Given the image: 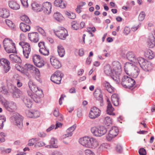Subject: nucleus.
Here are the masks:
<instances>
[{
	"mask_svg": "<svg viewBox=\"0 0 155 155\" xmlns=\"http://www.w3.org/2000/svg\"><path fill=\"white\" fill-rule=\"evenodd\" d=\"M124 68L125 73L132 78H136L139 74L140 71L139 68L130 63H126Z\"/></svg>",
	"mask_w": 155,
	"mask_h": 155,
	"instance_id": "nucleus-1",
	"label": "nucleus"
},
{
	"mask_svg": "<svg viewBox=\"0 0 155 155\" xmlns=\"http://www.w3.org/2000/svg\"><path fill=\"white\" fill-rule=\"evenodd\" d=\"M79 143L83 146L90 148H95L98 145L97 140L93 137H87L80 138Z\"/></svg>",
	"mask_w": 155,
	"mask_h": 155,
	"instance_id": "nucleus-2",
	"label": "nucleus"
},
{
	"mask_svg": "<svg viewBox=\"0 0 155 155\" xmlns=\"http://www.w3.org/2000/svg\"><path fill=\"white\" fill-rule=\"evenodd\" d=\"M28 85L30 89L32 92V93L30 95V97L35 102L38 103L40 101V97L37 94H35V93L38 91L41 93L42 92V90L41 89H39L31 80H29Z\"/></svg>",
	"mask_w": 155,
	"mask_h": 155,
	"instance_id": "nucleus-3",
	"label": "nucleus"
},
{
	"mask_svg": "<svg viewBox=\"0 0 155 155\" xmlns=\"http://www.w3.org/2000/svg\"><path fill=\"white\" fill-rule=\"evenodd\" d=\"M4 47L6 51L8 53H15L16 50L15 43L12 39L5 38L3 41Z\"/></svg>",
	"mask_w": 155,
	"mask_h": 155,
	"instance_id": "nucleus-4",
	"label": "nucleus"
},
{
	"mask_svg": "<svg viewBox=\"0 0 155 155\" xmlns=\"http://www.w3.org/2000/svg\"><path fill=\"white\" fill-rule=\"evenodd\" d=\"M137 63L140 65L141 68L145 71H149L152 68L151 63L148 61L144 58L141 57H138Z\"/></svg>",
	"mask_w": 155,
	"mask_h": 155,
	"instance_id": "nucleus-5",
	"label": "nucleus"
},
{
	"mask_svg": "<svg viewBox=\"0 0 155 155\" xmlns=\"http://www.w3.org/2000/svg\"><path fill=\"white\" fill-rule=\"evenodd\" d=\"M131 77L124 76L123 77L121 84L123 87L126 88H130L134 86L135 84V81Z\"/></svg>",
	"mask_w": 155,
	"mask_h": 155,
	"instance_id": "nucleus-6",
	"label": "nucleus"
},
{
	"mask_svg": "<svg viewBox=\"0 0 155 155\" xmlns=\"http://www.w3.org/2000/svg\"><path fill=\"white\" fill-rule=\"evenodd\" d=\"M11 120L13 124L17 126L20 129L23 127V117L18 113L14 114L11 117Z\"/></svg>",
	"mask_w": 155,
	"mask_h": 155,
	"instance_id": "nucleus-7",
	"label": "nucleus"
},
{
	"mask_svg": "<svg viewBox=\"0 0 155 155\" xmlns=\"http://www.w3.org/2000/svg\"><path fill=\"white\" fill-rule=\"evenodd\" d=\"M107 128L103 126L98 127H91V131L93 135L96 137H101L104 134L107 132Z\"/></svg>",
	"mask_w": 155,
	"mask_h": 155,
	"instance_id": "nucleus-8",
	"label": "nucleus"
},
{
	"mask_svg": "<svg viewBox=\"0 0 155 155\" xmlns=\"http://www.w3.org/2000/svg\"><path fill=\"white\" fill-rule=\"evenodd\" d=\"M64 76V74L61 71H57L51 75L50 79L53 82L57 84H59L61 83V79Z\"/></svg>",
	"mask_w": 155,
	"mask_h": 155,
	"instance_id": "nucleus-9",
	"label": "nucleus"
},
{
	"mask_svg": "<svg viewBox=\"0 0 155 155\" xmlns=\"http://www.w3.org/2000/svg\"><path fill=\"white\" fill-rule=\"evenodd\" d=\"M19 45L22 47L24 56L26 58H28L31 51L30 46L29 44L24 42H20Z\"/></svg>",
	"mask_w": 155,
	"mask_h": 155,
	"instance_id": "nucleus-10",
	"label": "nucleus"
},
{
	"mask_svg": "<svg viewBox=\"0 0 155 155\" xmlns=\"http://www.w3.org/2000/svg\"><path fill=\"white\" fill-rule=\"evenodd\" d=\"M9 91L12 94L14 98H18L20 97L21 94L22 92L20 90L17 88L16 86L11 84L8 87Z\"/></svg>",
	"mask_w": 155,
	"mask_h": 155,
	"instance_id": "nucleus-11",
	"label": "nucleus"
},
{
	"mask_svg": "<svg viewBox=\"0 0 155 155\" xmlns=\"http://www.w3.org/2000/svg\"><path fill=\"white\" fill-rule=\"evenodd\" d=\"M119 131L118 127L116 126L112 127L109 130L108 134L106 136V139L108 141H111L113 138L118 135Z\"/></svg>",
	"mask_w": 155,
	"mask_h": 155,
	"instance_id": "nucleus-12",
	"label": "nucleus"
},
{
	"mask_svg": "<svg viewBox=\"0 0 155 155\" xmlns=\"http://www.w3.org/2000/svg\"><path fill=\"white\" fill-rule=\"evenodd\" d=\"M101 111L96 107L91 108L89 115V117L91 119H94L99 117L101 114Z\"/></svg>",
	"mask_w": 155,
	"mask_h": 155,
	"instance_id": "nucleus-13",
	"label": "nucleus"
},
{
	"mask_svg": "<svg viewBox=\"0 0 155 155\" xmlns=\"http://www.w3.org/2000/svg\"><path fill=\"white\" fill-rule=\"evenodd\" d=\"M54 32L59 38L62 40L65 39L68 35L67 31L63 27H61L60 30L54 31Z\"/></svg>",
	"mask_w": 155,
	"mask_h": 155,
	"instance_id": "nucleus-14",
	"label": "nucleus"
},
{
	"mask_svg": "<svg viewBox=\"0 0 155 155\" xmlns=\"http://www.w3.org/2000/svg\"><path fill=\"white\" fill-rule=\"evenodd\" d=\"M113 70L115 75H119L122 71L121 66L120 63L118 61H114L112 63Z\"/></svg>",
	"mask_w": 155,
	"mask_h": 155,
	"instance_id": "nucleus-15",
	"label": "nucleus"
},
{
	"mask_svg": "<svg viewBox=\"0 0 155 155\" xmlns=\"http://www.w3.org/2000/svg\"><path fill=\"white\" fill-rule=\"evenodd\" d=\"M0 64L1 68L3 69V71L5 73L8 72L10 69L9 66L10 63L9 61L5 59H0Z\"/></svg>",
	"mask_w": 155,
	"mask_h": 155,
	"instance_id": "nucleus-16",
	"label": "nucleus"
},
{
	"mask_svg": "<svg viewBox=\"0 0 155 155\" xmlns=\"http://www.w3.org/2000/svg\"><path fill=\"white\" fill-rule=\"evenodd\" d=\"M4 105L5 109L11 112L14 111L17 108L16 104L13 101H6Z\"/></svg>",
	"mask_w": 155,
	"mask_h": 155,
	"instance_id": "nucleus-17",
	"label": "nucleus"
},
{
	"mask_svg": "<svg viewBox=\"0 0 155 155\" xmlns=\"http://www.w3.org/2000/svg\"><path fill=\"white\" fill-rule=\"evenodd\" d=\"M51 5L50 2H46L43 3L42 6V10L46 14H49L51 13Z\"/></svg>",
	"mask_w": 155,
	"mask_h": 155,
	"instance_id": "nucleus-18",
	"label": "nucleus"
},
{
	"mask_svg": "<svg viewBox=\"0 0 155 155\" xmlns=\"http://www.w3.org/2000/svg\"><path fill=\"white\" fill-rule=\"evenodd\" d=\"M29 40L32 42L36 43L39 40V35L37 32H33L28 34Z\"/></svg>",
	"mask_w": 155,
	"mask_h": 155,
	"instance_id": "nucleus-19",
	"label": "nucleus"
},
{
	"mask_svg": "<svg viewBox=\"0 0 155 155\" xmlns=\"http://www.w3.org/2000/svg\"><path fill=\"white\" fill-rule=\"evenodd\" d=\"M127 58L130 61L132 62L135 63H137L138 58L135 57L134 53L132 52H129L126 54Z\"/></svg>",
	"mask_w": 155,
	"mask_h": 155,
	"instance_id": "nucleus-20",
	"label": "nucleus"
},
{
	"mask_svg": "<svg viewBox=\"0 0 155 155\" xmlns=\"http://www.w3.org/2000/svg\"><path fill=\"white\" fill-rule=\"evenodd\" d=\"M50 62L54 68H55L58 69L61 66V64L59 61L57 59L52 57L50 58Z\"/></svg>",
	"mask_w": 155,
	"mask_h": 155,
	"instance_id": "nucleus-21",
	"label": "nucleus"
},
{
	"mask_svg": "<svg viewBox=\"0 0 155 155\" xmlns=\"http://www.w3.org/2000/svg\"><path fill=\"white\" fill-rule=\"evenodd\" d=\"M76 127V125L74 124L68 128L66 130L67 133L63 135V138H65L67 137H71L73 134L72 132L75 130Z\"/></svg>",
	"mask_w": 155,
	"mask_h": 155,
	"instance_id": "nucleus-22",
	"label": "nucleus"
},
{
	"mask_svg": "<svg viewBox=\"0 0 155 155\" xmlns=\"http://www.w3.org/2000/svg\"><path fill=\"white\" fill-rule=\"evenodd\" d=\"M10 60L13 62L20 63L22 60L20 57L15 54H12L9 55Z\"/></svg>",
	"mask_w": 155,
	"mask_h": 155,
	"instance_id": "nucleus-23",
	"label": "nucleus"
},
{
	"mask_svg": "<svg viewBox=\"0 0 155 155\" xmlns=\"http://www.w3.org/2000/svg\"><path fill=\"white\" fill-rule=\"evenodd\" d=\"M104 72L107 75L114 76L115 75L113 70H112L110 65L109 64H106L104 66Z\"/></svg>",
	"mask_w": 155,
	"mask_h": 155,
	"instance_id": "nucleus-24",
	"label": "nucleus"
},
{
	"mask_svg": "<svg viewBox=\"0 0 155 155\" xmlns=\"http://www.w3.org/2000/svg\"><path fill=\"white\" fill-rule=\"evenodd\" d=\"M22 100L26 107L28 108L31 107L32 105V101L29 97L25 96L22 98Z\"/></svg>",
	"mask_w": 155,
	"mask_h": 155,
	"instance_id": "nucleus-25",
	"label": "nucleus"
},
{
	"mask_svg": "<svg viewBox=\"0 0 155 155\" xmlns=\"http://www.w3.org/2000/svg\"><path fill=\"white\" fill-rule=\"evenodd\" d=\"M107 106L106 110L107 114L110 115H114L115 114L113 113L114 110V108L112 107V105L110 101L108 100H107Z\"/></svg>",
	"mask_w": 155,
	"mask_h": 155,
	"instance_id": "nucleus-26",
	"label": "nucleus"
},
{
	"mask_svg": "<svg viewBox=\"0 0 155 155\" xmlns=\"http://www.w3.org/2000/svg\"><path fill=\"white\" fill-rule=\"evenodd\" d=\"M28 117L31 118H37L39 117L38 112L37 111H28L26 112Z\"/></svg>",
	"mask_w": 155,
	"mask_h": 155,
	"instance_id": "nucleus-27",
	"label": "nucleus"
},
{
	"mask_svg": "<svg viewBox=\"0 0 155 155\" xmlns=\"http://www.w3.org/2000/svg\"><path fill=\"white\" fill-rule=\"evenodd\" d=\"M148 45L150 48H153L155 46V31H154V35L150 37L148 42Z\"/></svg>",
	"mask_w": 155,
	"mask_h": 155,
	"instance_id": "nucleus-28",
	"label": "nucleus"
},
{
	"mask_svg": "<svg viewBox=\"0 0 155 155\" xmlns=\"http://www.w3.org/2000/svg\"><path fill=\"white\" fill-rule=\"evenodd\" d=\"M20 27L21 30L24 32L29 31L31 28L29 25L25 24L24 22H21L20 23Z\"/></svg>",
	"mask_w": 155,
	"mask_h": 155,
	"instance_id": "nucleus-29",
	"label": "nucleus"
},
{
	"mask_svg": "<svg viewBox=\"0 0 155 155\" xmlns=\"http://www.w3.org/2000/svg\"><path fill=\"white\" fill-rule=\"evenodd\" d=\"M31 5L33 9L35 11L39 12L41 11L42 5H40L37 2H33L31 4Z\"/></svg>",
	"mask_w": 155,
	"mask_h": 155,
	"instance_id": "nucleus-30",
	"label": "nucleus"
},
{
	"mask_svg": "<svg viewBox=\"0 0 155 155\" xmlns=\"http://www.w3.org/2000/svg\"><path fill=\"white\" fill-rule=\"evenodd\" d=\"M99 92V95L97 96L96 99L97 100L100 101V105L101 106L103 105V95L101 94V91L100 89L98 88L96 89L94 92V94H97L96 92Z\"/></svg>",
	"mask_w": 155,
	"mask_h": 155,
	"instance_id": "nucleus-31",
	"label": "nucleus"
},
{
	"mask_svg": "<svg viewBox=\"0 0 155 155\" xmlns=\"http://www.w3.org/2000/svg\"><path fill=\"white\" fill-rule=\"evenodd\" d=\"M9 6L10 8L15 10H18L20 8L19 4L16 2L14 1L9 2Z\"/></svg>",
	"mask_w": 155,
	"mask_h": 155,
	"instance_id": "nucleus-32",
	"label": "nucleus"
},
{
	"mask_svg": "<svg viewBox=\"0 0 155 155\" xmlns=\"http://www.w3.org/2000/svg\"><path fill=\"white\" fill-rule=\"evenodd\" d=\"M9 16V11L8 9L5 8L0 9V16L4 18H6Z\"/></svg>",
	"mask_w": 155,
	"mask_h": 155,
	"instance_id": "nucleus-33",
	"label": "nucleus"
},
{
	"mask_svg": "<svg viewBox=\"0 0 155 155\" xmlns=\"http://www.w3.org/2000/svg\"><path fill=\"white\" fill-rule=\"evenodd\" d=\"M54 5L56 7H60L61 8H64L66 5L62 0H55L54 2Z\"/></svg>",
	"mask_w": 155,
	"mask_h": 155,
	"instance_id": "nucleus-34",
	"label": "nucleus"
},
{
	"mask_svg": "<svg viewBox=\"0 0 155 155\" xmlns=\"http://www.w3.org/2000/svg\"><path fill=\"white\" fill-rule=\"evenodd\" d=\"M145 57L150 59H153L154 57V54L153 51L150 49L146 50L144 53Z\"/></svg>",
	"mask_w": 155,
	"mask_h": 155,
	"instance_id": "nucleus-35",
	"label": "nucleus"
},
{
	"mask_svg": "<svg viewBox=\"0 0 155 155\" xmlns=\"http://www.w3.org/2000/svg\"><path fill=\"white\" fill-rule=\"evenodd\" d=\"M103 84L109 92L112 93L113 92L114 88L110 85L109 82L105 81L103 82Z\"/></svg>",
	"mask_w": 155,
	"mask_h": 155,
	"instance_id": "nucleus-36",
	"label": "nucleus"
},
{
	"mask_svg": "<svg viewBox=\"0 0 155 155\" xmlns=\"http://www.w3.org/2000/svg\"><path fill=\"white\" fill-rule=\"evenodd\" d=\"M58 52L59 56L62 57L64 56L65 51L63 47L61 45H59L58 46Z\"/></svg>",
	"mask_w": 155,
	"mask_h": 155,
	"instance_id": "nucleus-37",
	"label": "nucleus"
},
{
	"mask_svg": "<svg viewBox=\"0 0 155 155\" xmlns=\"http://www.w3.org/2000/svg\"><path fill=\"white\" fill-rule=\"evenodd\" d=\"M39 51L41 54L45 56L48 55L49 54V50L46 47L40 49Z\"/></svg>",
	"mask_w": 155,
	"mask_h": 155,
	"instance_id": "nucleus-38",
	"label": "nucleus"
},
{
	"mask_svg": "<svg viewBox=\"0 0 155 155\" xmlns=\"http://www.w3.org/2000/svg\"><path fill=\"white\" fill-rule=\"evenodd\" d=\"M53 17L55 19L59 21L62 20L63 18L62 15L58 12L54 14Z\"/></svg>",
	"mask_w": 155,
	"mask_h": 155,
	"instance_id": "nucleus-39",
	"label": "nucleus"
},
{
	"mask_svg": "<svg viewBox=\"0 0 155 155\" xmlns=\"http://www.w3.org/2000/svg\"><path fill=\"white\" fill-rule=\"evenodd\" d=\"M34 66L30 64H26L24 66V72L25 71H29L31 72H32V71L33 70V67H34Z\"/></svg>",
	"mask_w": 155,
	"mask_h": 155,
	"instance_id": "nucleus-40",
	"label": "nucleus"
},
{
	"mask_svg": "<svg viewBox=\"0 0 155 155\" xmlns=\"http://www.w3.org/2000/svg\"><path fill=\"white\" fill-rule=\"evenodd\" d=\"M32 59L34 64L41 59V57L39 55L36 54H34L33 56Z\"/></svg>",
	"mask_w": 155,
	"mask_h": 155,
	"instance_id": "nucleus-41",
	"label": "nucleus"
},
{
	"mask_svg": "<svg viewBox=\"0 0 155 155\" xmlns=\"http://www.w3.org/2000/svg\"><path fill=\"white\" fill-rule=\"evenodd\" d=\"M21 20L25 23L27 24H29L31 23V21L28 17L25 15H22L21 17Z\"/></svg>",
	"mask_w": 155,
	"mask_h": 155,
	"instance_id": "nucleus-42",
	"label": "nucleus"
},
{
	"mask_svg": "<svg viewBox=\"0 0 155 155\" xmlns=\"http://www.w3.org/2000/svg\"><path fill=\"white\" fill-rule=\"evenodd\" d=\"M104 122L105 124L107 126H109L112 124V121L110 117H107L105 118Z\"/></svg>",
	"mask_w": 155,
	"mask_h": 155,
	"instance_id": "nucleus-43",
	"label": "nucleus"
},
{
	"mask_svg": "<svg viewBox=\"0 0 155 155\" xmlns=\"http://www.w3.org/2000/svg\"><path fill=\"white\" fill-rule=\"evenodd\" d=\"M71 27L73 29L77 30L80 28L79 24L76 21H74L71 23Z\"/></svg>",
	"mask_w": 155,
	"mask_h": 155,
	"instance_id": "nucleus-44",
	"label": "nucleus"
},
{
	"mask_svg": "<svg viewBox=\"0 0 155 155\" xmlns=\"http://www.w3.org/2000/svg\"><path fill=\"white\" fill-rule=\"evenodd\" d=\"M96 30V28L94 27H89L87 28V31L91 34V37H93L94 36V35L92 33V32H94Z\"/></svg>",
	"mask_w": 155,
	"mask_h": 155,
	"instance_id": "nucleus-45",
	"label": "nucleus"
},
{
	"mask_svg": "<svg viewBox=\"0 0 155 155\" xmlns=\"http://www.w3.org/2000/svg\"><path fill=\"white\" fill-rule=\"evenodd\" d=\"M6 120L4 116H0V129H2L4 126L3 123Z\"/></svg>",
	"mask_w": 155,
	"mask_h": 155,
	"instance_id": "nucleus-46",
	"label": "nucleus"
},
{
	"mask_svg": "<svg viewBox=\"0 0 155 155\" xmlns=\"http://www.w3.org/2000/svg\"><path fill=\"white\" fill-rule=\"evenodd\" d=\"M45 145V143L42 141H40L35 143V148H39L44 146Z\"/></svg>",
	"mask_w": 155,
	"mask_h": 155,
	"instance_id": "nucleus-47",
	"label": "nucleus"
},
{
	"mask_svg": "<svg viewBox=\"0 0 155 155\" xmlns=\"http://www.w3.org/2000/svg\"><path fill=\"white\" fill-rule=\"evenodd\" d=\"M145 16V14L144 12H141L139 14L138 17V20L142 21L144 19Z\"/></svg>",
	"mask_w": 155,
	"mask_h": 155,
	"instance_id": "nucleus-48",
	"label": "nucleus"
},
{
	"mask_svg": "<svg viewBox=\"0 0 155 155\" xmlns=\"http://www.w3.org/2000/svg\"><path fill=\"white\" fill-rule=\"evenodd\" d=\"M68 17L71 19H74L76 17V15L75 14L73 13H69L68 12H67L66 13Z\"/></svg>",
	"mask_w": 155,
	"mask_h": 155,
	"instance_id": "nucleus-49",
	"label": "nucleus"
},
{
	"mask_svg": "<svg viewBox=\"0 0 155 155\" xmlns=\"http://www.w3.org/2000/svg\"><path fill=\"white\" fill-rule=\"evenodd\" d=\"M5 23L9 27L11 28H14V25L12 21L6 19L5 20Z\"/></svg>",
	"mask_w": 155,
	"mask_h": 155,
	"instance_id": "nucleus-50",
	"label": "nucleus"
},
{
	"mask_svg": "<svg viewBox=\"0 0 155 155\" xmlns=\"http://www.w3.org/2000/svg\"><path fill=\"white\" fill-rule=\"evenodd\" d=\"M34 64L38 67L41 68L45 64L44 63V61L41 59Z\"/></svg>",
	"mask_w": 155,
	"mask_h": 155,
	"instance_id": "nucleus-51",
	"label": "nucleus"
},
{
	"mask_svg": "<svg viewBox=\"0 0 155 155\" xmlns=\"http://www.w3.org/2000/svg\"><path fill=\"white\" fill-rule=\"evenodd\" d=\"M37 29L38 31V32L40 33L43 36H46V34L45 31L42 28L38 27H37Z\"/></svg>",
	"mask_w": 155,
	"mask_h": 155,
	"instance_id": "nucleus-52",
	"label": "nucleus"
},
{
	"mask_svg": "<svg viewBox=\"0 0 155 155\" xmlns=\"http://www.w3.org/2000/svg\"><path fill=\"white\" fill-rule=\"evenodd\" d=\"M0 92L5 94H7L8 93L7 89L4 86L0 87Z\"/></svg>",
	"mask_w": 155,
	"mask_h": 155,
	"instance_id": "nucleus-53",
	"label": "nucleus"
},
{
	"mask_svg": "<svg viewBox=\"0 0 155 155\" xmlns=\"http://www.w3.org/2000/svg\"><path fill=\"white\" fill-rule=\"evenodd\" d=\"M116 151L119 153H121L123 151V148L122 146L119 144H117L115 147Z\"/></svg>",
	"mask_w": 155,
	"mask_h": 155,
	"instance_id": "nucleus-54",
	"label": "nucleus"
},
{
	"mask_svg": "<svg viewBox=\"0 0 155 155\" xmlns=\"http://www.w3.org/2000/svg\"><path fill=\"white\" fill-rule=\"evenodd\" d=\"M1 150L2 153H10L12 150L11 148H7L5 149L3 147H2L1 148Z\"/></svg>",
	"mask_w": 155,
	"mask_h": 155,
	"instance_id": "nucleus-55",
	"label": "nucleus"
},
{
	"mask_svg": "<svg viewBox=\"0 0 155 155\" xmlns=\"http://www.w3.org/2000/svg\"><path fill=\"white\" fill-rule=\"evenodd\" d=\"M139 153L140 155H146L147 153L146 150L143 148L140 149Z\"/></svg>",
	"mask_w": 155,
	"mask_h": 155,
	"instance_id": "nucleus-56",
	"label": "nucleus"
},
{
	"mask_svg": "<svg viewBox=\"0 0 155 155\" xmlns=\"http://www.w3.org/2000/svg\"><path fill=\"white\" fill-rule=\"evenodd\" d=\"M15 68L18 71L21 72H24V68L22 67V66L19 65L18 64H16L15 65Z\"/></svg>",
	"mask_w": 155,
	"mask_h": 155,
	"instance_id": "nucleus-57",
	"label": "nucleus"
},
{
	"mask_svg": "<svg viewBox=\"0 0 155 155\" xmlns=\"http://www.w3.org/2000/svg\"><path fill=\"white\" fill-rule=\"evenodd\" d=\"M32 69L33 70L32 71V72H34L38 76H39L40 75V72L39 70L35 66H34V67H33Z\"/></svg>",
	"mask_w": 155,
	"mask_h": 155,
	"instance_id": "nucleus-58",
	"label": "nucleus"
},
{
	"mask_svg": "<svg viewBox=\"0 0 155 155\" xmlns=\"http://www.w3.org/2000/svg\"><path fill=\"white\" fill-rule=\"evenodd\" d=\"M57 140L54 138H52L51 139L50 143V144L51 145H53L54 144V145H57Z\"/></svg>",
	"mask_w": 155,
	"mask_h": 155,
	"instance_id": "nucleus-59",
	"label": "nucleus"
},
{
	"mask_svg": "<svg viewBox=\"0 0 155 155\" xmlns=\"http://www.w3.org/2000/svg\"><path fill=\"white\" fill-rule=\"evenodd\" d=\"M22 5L25 7H27L28 5V0H20Z\"/></svg>",
	"mask_w": 155,
	"mask_h": 155,
	"instance_id": "nucleus-60",
	"label": "nucleus"
},
{
	"mask_svg": "<svg viewBox=\"0 0 155 155\" xmlns=\"http://www.w3.org/2000/svg\"><path fill=\"white\" fill-rule=\"evenodd\" d=\"M86 155H94V153L89 149H86L85 150Z\"/></svg>",
	"mask_w": 155,
	"mask_h": 155,
	"instance_id": "nucleus-61",
	"label": "nucleus"
},
{
	"mask_svg": "<svg viewBox=\"0 0 155 155\" xmlns=\"http://www.w3.org/2000/svg\"><path fill=\"white\" fill-rule=\"evenodd\" d=\"M130 31V28L127 27H126L124 28L123 32L125 35H127L129 33Z\"/></svg>",
	"mask_w": 155,
	"mask_h": 155,
	"instance_id": "nucleus-62",
	"label": "nucleus"
},
{
	"mask_svg": "<svg viewBox=\"0 0 155 155\" xmlns=\"http://www.w3.org/2000/svg\"><path fill=\"white\" fill-rule=\"evenodd\" d=\"M111 99L112 101H114L116 99H119V98L117 94H114L112 95L111 97Z\"/></svg>",
	"mask_w": 155,
	"mask_h": 155,
	"instance_id": "nucleus-63",
	"label": "nucleus"
},
{
	"mask_svg": "<svg viewBox=\"0 0 155 155\" xmlns=\"http://www.w3.org/2000/svg\"><path fill=\"white\" fill-rule=\"evenodd\" d=\"M38 46L40 49L42 48L46 47L45 46V43L44 41H41L38 44Z\"/></svg>",
	"mask_w": 155,
	"mask_h": 155,
	"instance_id": "nucleus-64",
	"label": "nucleus"
}]
</instances>
